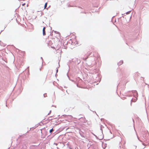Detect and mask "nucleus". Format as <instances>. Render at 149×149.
<instances>
[{"label":"nucleus","instance_id":"f257e3e1","mask_svg":"<svg viewBox=\"0 0 149 149\" xmlns=\"http://www.w3.org/2000/svg\"><path fill=\"white\" fill-rule=\"evenodd\" d=\"M45 29V27H44L43 28V30H42L43 35V36H45L46 35Z\"/></svg>","mask_w":149,"mask_h":149},{"label":"nucleus","instance_id":"f03ea898","mask_svg":"<svg viewBox=\"0 0 149 149\" xmlns=\"http://www.w3.org/2000/svg\"><path fill=\"white\" fill-rule=\"evenodd\" d=\"M123 63V61H119L118 63V65H120L122 64Z\"/></svg>","mask_w":149,"mask_h":149},{"label":"nucleus","instance_id":"7ed1b4c3","mask_svg":"<svg viewBox=\"0 0 149 149\" xmlns=\"http://www.w3.org/2000/svg\"><path fill=\"white\" fill-rule=\"evenodd\" d=\"M133 93H134V96H137L138 93H137L136 91H134L133 92Z\"/></svg>","mask_w":149,"mask_h":149},{"label":"nucleus","instance_id":"20e7f679","mask_svg":"<svg viewBox=\"0 0 149 149\" xmlns=\"http://www.w3.org/2000/svg\"><path fill=\"white\" fill-rule=\"evenodd\" d=\"M47 3H45V6H44V9H45L46 8L47 6Z\"/></svg>","mask_w":149,"mask_h":149},{"label":"nucleus","instance_id":"39448f33","mask_svg":"<svg viewBox=\"0 0 149 149\" xmlns=\"http://www.w3.org/2000/svg\"><path fill=\"white\" fill-rule=\"evenodd\" d=\"M53 129H52L50 130L49 131V132L50 133H52V131H53Z\"/></svg>","mask_w":149,"mask_h":149},{"label":"nucleus","instance_id":"423d86ee","mask_svg":"<svg viewBox=\"0 0 149 149\" xmlns=\"http://www.w3.org/2000/svg\"><path fill=\"white\" fill-rule=\"evenodd\" d=\"M25 3H23L22 4V6H25Z\"/></svg>","mask_w":149,"mask_h":149},{"label":"nucleus","instance_id":"0eeeda50","mask_svg":"<svg viewBox=\"0 0 149 149\" xmlns=\"http://www.w3.org/2000/svg\"><path fill=\"white\" fill-rule=\"evenodd\" d=\"M72 36L74 37V38H75V36H74V35H72Z\"/></svg>","mask_w":149,"mask_h":149},{"label":"nucleus","instance_id":"6e6552de","mask_svg":"<svg viewBox=\"0 0 149 149\" xmlns=\"http://www.w3.org/2000/svg\"><path fill=\"white\" fill-rule=\"evenodd\" d=\"M51 111H50V112H49V113H51ZM48 115H49V113H48Z\"/></svg>","mask_w":149,"mask_h":149},{"label":"nucleus","instance_id":"1a4fd4ad","mask_svg":"<svg viewBox=\"0 0 149 149\" xmlns=\"http://www.w3.org/2000/svg\"><path fill=\"white\" fill-rule=\"evenodd\" d=\"M27 7H28V4L27 5Z\"/></svg>","mask_w":149,"mask_h":149}]
</instances>
